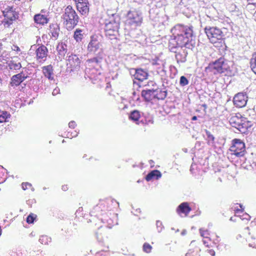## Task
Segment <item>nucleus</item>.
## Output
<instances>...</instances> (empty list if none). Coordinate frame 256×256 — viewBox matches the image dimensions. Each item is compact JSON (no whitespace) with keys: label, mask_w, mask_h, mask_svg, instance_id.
<instances>
[{"label":"nucleus","mask_w":256,"mask_h":256,"mask_svg":"<svg viewBox=\"0 0 256 256\" xmlns=\"http://www.w3.org/2000/svg\"><path fill=\"white\" fill-rule=\"evenodd\" d=\"M192 26L178 24L171 30L172 35L168 40L170 52H176L180 48L192 50L196 44V36Z\"/></svg>","instance_id":"obj_1"},{"label":"nucleus","mask_w":256,"mask_h":256,"mask_svg":"<svg viewBox=\"0 0 256 256\" xmlns=\"http://www.w3.org/2000/svg\"><path fill=\"white\" fill-rule=\"evenodd\" d=\"M119 206V203L113 198H109L100 200L90 212L92 216L98 217L100 219L107 214V212Z\"/></svg>","instance_id":"obj_2"},{"label":"nucleus","mask_w":256,"mask_h":256,"mask_svg":"<svg viewBox=\"0 0 256 256\" xmlns=\"http://www.w3.org/2000/svg\"><path fill=\"white\" fill-rule=\"evenodd\" d=\"M230 124L236 128L240 132L246 134L253 125V122L240 114H235L230 118Z\"/></svg>","instance_id":"obj_3"},{"label":"nucleus","mask_w":256,"mask_h":256,"mask_svg":"<svg viewBox=\"0 0 256 256\" xmlns=\"http://www.w3.org/2000/svg\"><path fill=\"white\" fill-rule=\"evenodd\" d=\"M64 24L68 30H72L78 24L80 18L72 7L69 5L64 10L62 16Z\"/></svg>","instance_id":"obj_4"},{"label":"nucleus","mask_w":256,"mask_h":256,"mask_svg":"<svg viewBox=\"0 0 256 256\" xmlns=\"http://www.w3.org/2000/svg\"><path fill=\"white\" fill-rule=\"evenodd\" d=\"M204 31L211 43H218L222 46L224 42L225 34L222 28L217 26H208L204 28Z\"/></svg>","instance_id":"obj_5"},{"label":"nucleus","mask_w":256,"mask_h":256,"mask_svg":"<svg viewBox=\"0 0 256 256\" xmlns=\"http://www.w3.org/2000/svg\"><path fill=\"white\" fill-rule=\"evenodd\" d=\"M142 20V13L140 10L135 9L130 10L126 14L125 24L126 26L135 28L140 26Z\"/></svg>","instance_id":"obj_6"},{"label":"nucleus","mask_w":256,"mask_h":256,"mask_svg":"<svg viewBox=\"0 0 256 256\" xmlns=\"http://www.w3.org/2000/svg\"><path fill=\"white\" fill-rule=\"evenodd\" d=\"M227 65L225 59L221 57L214 62H210L206 68L207 72H212L214 74L224 73L227 70Z\"/></svg>","instance_id":"obj_7"},{"label":"nucleus","mask_w":256,"mask_h":256,"mask_svg":"<svg viewBox=\"0 0 256 256\" xmlns=\"http://www.w3.org/2000/svg\"><path fill=\"white\" fill-rule=\"evenodd\" d=\"M229 150L232 154L237 157L242 156L246 152L245 144L240 139L234 138L232 140V146Z\"/></svg>","instance_id":"obj_8"},{"label":"nucleus","mask_w":256,"mask_h":256,"mask_svg":"<svg viewBox=\"0 0 256 256\" xmlns=\"http://www.w3.org/2000/svg\"><path fill=\"white\" fill-rule=\"evenodd\" d=\"M6 23L8 25L11 24L14 20L18 18V13L16 8L12 6H7L2 10Z\"/></svg>","instance_id":"obj_9"},{"label":"nucleus","mask_w":256,"mask_h":256,"mask_svg":"<svg viewBox=\"0 0 256 256\" xmlns=\"http://www.w3.org/2000/svg\"><path fill=\"white\" fill-rule=\"evenodd\" d=\"M76 2V8L82 16L86 17L90 11V4L88 0H74Z\"/></svg>","instance_id":"obj_10"},{"label":"nucleus","mask_w":256,"mask_h":256,"mask_svg":"<svg viewBox=\"0 0 256 256\" xmlns=\"http://www.w3.org/2000/svg\"><path fill=\"white\" fill-rule=\"evenodd\" d=\"M120 24V18L116 14H112L110 20L106 22L104 29L118 30Z\"/></svg>","instance_id":"obj_11"},{"label":"nucleus","mask_w":256,"mask_h":256,"mask_svg":"<svg viewBox=\"0 0 256 256\" xmlns=\"http://www.w3.org/2000/svg\"><path fill=\"white\" fill-rule=\"evenodd\" d=\"M248 98V97L246 94L240 92L234 97L233 102L236 107L242 108L246 105Z\"/></svg>","instance_id":"obj_12"},{"label":"nucleus","mask_w":256,"mask_h":256,"mask_svg":"<svg viewBox=\"0 0 256 256\" xmlns=\"http://www.w3.org/2000/svg\"><path fill=\"white\" fill-rule=\"evenodd\" d=\"M67 64H69L72 70H78L80 68V60L76 54H72L67 60Z\"/></svg>","instance_id":"obj_13"},{"label":"nucleus","mask_w":256,"mask_h":256,"mask_svg":"<svg viewBox=\"0 0 256 256\" xmlns=\"http://www.w3.org/2000/svg\"><path fill=\"white\" fill-rule=\"evenodd\" d=\"M156 89L146 88L141 92V96L146 102H149L156 98Z\"/></svg>","instance_id":"obj_14"},{"label":"nucleus","mask_w":256,"mask_h":256,"mask_svg":"<svg viewBox=\"0 0 256 256\" xmlns=\"http://www.w3.org/2000/svg\"><path fill=\"white\" fill-rule=\"evenodd\" d=\"M100 43L94 36H91L90 40L88 46L89 53L95 54L100 49Z\"/></svg>","instance_id":"obj_15"},{"label":"nucleus","mask_w":256,"mask_h":256,"mask_svg":"<svg viewBox=\"0 0 256 256\" xmlns=\"http://www.w3.org/2000/svg\"><path fill=\"white\" fill-rule=\"evenodd\" d=\"M36 58L38 60L45 61L48 56V50L44 45H41L38 46L36 51Z\"/></svg>","instance_id":"obj_16"},{"label":"nucleus","mask_w":256,"mask_h":256,"mask_svg":"<svg viewBox=\"0 0 256 256\" xmlns=\"http://www.w3.org/2000/svg\"><path fill=\"white\" fill-rule=\"evenodd\" d=\"M191 210L192 208L190 206L188 203L184 202L178 206L176 210L178 215L181 216V214H183L185 216H187Z\"/></svg>","instance_id":"obj_17"},{"label":"nucleus","mask_w":256,"mask_h":256,"mask_svg":"<svg viewBox=\"0 0 256 256\" xmlns=\"http://www.w3.org/2000/svg\"><path fill=\"white\" fill-rule=\"evenodd\" d=\"M26 78L22 72L15 74L11 78L10 84L12 86H17L23 82Z\"/></svg>","instance_id":"obj_18"},{"label":"nucleus","mask_w":256,"mask_h":256,"mask_svg":"<svg viewBox=\"0 0 256 256\" xmlns=\"http://www.w3.org/2000/svg\"><path fill=\"white\" fill-rule=\"evenodd\" d=\"M48 15L42 14H38L34 16V20L35 23L41 25L47 24L49 22Z\"/></svg>","instance_id":"obj_19"},{"label":"nucleus","mask_w":256,"mask_h":256,"mask_svg":"<svg viewBox=\"0 0 256 256\" xmlns=\"http://www.w3.org/2000/svg\"><path fill=\"white\" fill-rule=\"evenodd\" d=\"M102 60V58L101 56H96L88 60L86 62L88 66L93 67L96 70H98L100 68Z\"/></svg>","instance_id":"obj_20"},{"label":"nucleus","mask_w":256,"mask_h":256,"mask_svg":"<svg viewBox=\"0 0 256 256\" xmlns=\"http://www.w3.org/2000/svg\"><path fill=\"white\" fill-rule=\"evenodd\" d=\"M176 53L175 57L178 63L184 62L186 60L188 52L186 48H180Z\"/></svg>","instance_id":"obj_21"},{"label":"nucleus","mask_w":256,"mask_h":256,"mask_svg":"<svg viewBox=\"0 0 256 256\" xmlns=\"http://www.w3.org/2000/svg\"><path fill=\"white\" fill-rule=\"evenodd\" d=\"M148 76V72L142 68L136 70L134 74V78L140 82H142L144 80L147 79Z\"/></svg>","instance_id":"obj_22"},{"label":"nucleus","mask_w":256,"mask_h":256,"mask_svg":"<svg viewBox=\"0 0 256 256\" xmlns=\"http://www.w3.org/2000/svg\"><path fill=\"white\" fill-rule=\"evenodd\" d=\"M54 70L51 64L42 67V72L44 76L50 80H52L54 77Z\"/></svg>","instance_id":"obj_23"},{"label":"nucleus","mask_w":256,"mask_h":256,"mask_svg":"<svg viewBox=\"0 0 256 256\" xmlns=\"http://www.w3.org/2000/svg\"><path fill=\"white\" fill-rule=\"evenodd\" d=\"M50 31L52 36L55 40L57 39L59 36L60 28L57 24H52L50 25Z\"/></svg>","instance_id":"obj_24"},{"label":"nucleus","mask_w":256,"mask_h":256,"mask_svg":"<svg viewBox=\"0 0 256 256\" xmlns=\"http://www.w3.org/2000/svg\"><path fill=\"white\" fill-rule=\"evenodd\" d=\"M162 176L161 172L156 170H152L146 176V181L149 182L152 178H154L156 180H158Z\"/></svg>","instance_id":"obj_25"},{"label":"nucleus","mask_w":256,"mask_h":256,"mask_svg":"<svg viewBox=\"0 0 256 256\" xmlns=\"http://www.w3.org/2000/svg\"><path fill=\"white\" fill-rule=\"evenodd\" d=\"M118 30L104 29L106 36L110 40H116L118 35Z\"/></svg>","instance_id":"obj_26"},{"label":"nucleus","mask_w":256,"mask_h":256,"mask_svg":"<svg viewBox=\"0 0 256 256\" xmlns=\"http://www.w3.org/2000/svg\"><path fill=\"white\" fill-rule=\"evenodd\" d=\"M8 66L10 70H18L22 68V65L20 62L12 58L8 63Z\"/></svg>","instance_id":"obj_27"},{"label":"nucleus","mask_w":256,"mask_h":256,"mask_svg":"<svg viewBox=\"0 0 256 256\" xmlns=\"http://www.w3.org/2000/svg\"><path fill=\"white\" fill-rule=\"evenodd\" d=\"M67 46L65 43L62 42L61 44H59L57 47L56 50L58 52V54L59 55L60 58H63L64 56H65V54L67 50H66Z\"/></svg>","instance_id":"obj_28"},{"label":"nucleus","mask_w":256,"mask_h":256,"mask_svg":"<svg viewBox=\"0 0 256 256\" xmlns=\"http://www.w3.org/2000/svg\"><path fill=\"white\" fill-rule=\"evenodd\" d=\"M128 118L132 121L138 124V122L140 118V112L138 110H134L130 112Z\"/></svg>","instance_id":"obj_29"},{"label":"nucleus","mask_w":256,"mask_h":256,"mask_svg":"<svg viewBox=\"0 0 256 256\" xmlns=\"http://www.w3.org/2000/svg\"><path fill=\"white\" fill-rule=\"evenodd\" d=\"M84 30L76 28L74 32L73 38L76 42H80L84 38Z\"/></svg>","instance_id":"obj_30"},{"label":"nucleus","mask_w":256,"mask_h":256,"mask_svg":"<svg viewBox=\"0 0 256 256\" xmlns=\"http://www.w3.org/2000/svg\"><path fill=\"white\" fill-rule=\"evenodd\" d=\"M156 98L164 100L167 96V90L160 89H156Z\"/></svg>","instance_id":"obj_31"},{"label":"nucleus","mask_w":256,"mask_h":256,"mask_svg":"<svg viewBox=\"0 0 256 256\" xmlns=\"http://www.w3.org/2000/svg\"><path fill=\"white\" fill-rule=\"evenodd\" d=\"M100 220L104 223L106 222L108 224L107 227L109 228H112L114 225L113 220L111 218H108V216L106 214L104 218H100Z\"/></svg>","instance_id":"obj_32"},{"label":"nucleus","mask_w":256,"mask_h":256,"mask_svg":"<svg viewBox=\"0 0 256 256\" xmlns=\"http://www.w3.org/2000/svg\"><path fill=\"white\" fill-rule=\"evenodd\" d=\"M10 114L6 111L0 112V123L6 122L7 119L10 118Z\"/></svg>","instance_id":"obj_33"},{"label":"nucleus","mask_w":256,"mask_h":256,"mask_svg":"<svg viewBox=\"0 0 256 256\" xmlns=\"http://www.w3.org/2000/svg\"><path fill=\"white\" fill-rule=\"evenodd\" d=\"M52 239L50 237L47 236L42 235L40 236L39 238V242L43 244H48L51 242Z\"/></svg>","instance_id":"obj_34"},{"label":"nucleus","mask_w":256,"mask_h":256,"mask_svg":"<svg viewBox=\"0 0 256 256\" xmlns=\"http://www.w3.org/2000/svg\"><path fill=\"white\" fill-rule=\"evenodd\" d=\"M189 81L185 76H181L180 79V84L182 86H184L188 84Z\"/></svg>","instance_id":"obj_35"},{"label":"nucleus","mask_w":256,"mask_h":256,"mask_svg":"<svg viewBox=\"0 0 256 256\" xmlns=\"http://www.w3.org/2000/svg\"><path fill=\"white\" fill-rule=\"evenodd\" d=\"M143 251L146 253H150L152 250V246L148 243L145 242L142 246Z\"/></svg>","instance_id":"obj_36"},{"label":"nucleus","mask_w":256,"mask_h":256,"mask_svg":"<svg viewBox=\"0 0 256 256\" xmlns=\"http://www.w3.org/2000/svg\"><path fill=\"white\" fill-rule=\"evenodd\" d=\"M36 216L34 214H30L26 218V221L28 224L34 223L36 220Z\"/></svg>","instance_id":"obj_37"},{"label":"nucleus","mask_w":256,"mask_h":256,"mask_svg":"<svg viewBox=\"0 0 256 256\" xmlns=\"http://www.w3.org/2000/svg\"><path fill=\"white\" fill-rule=\"evenodd\" d=\"M250 66L252 72L256 74V60L250 59Z\"/></svg>","instance_id":"obj_38"},{"label":"nucleus","mask_w":256,"mask_h":256,"mask_svg":"<svg viewBox=\"0 0 256 256\" xmlns=\"http://www.w3.org/2000/svg\"><path fill=\"white\" fill-rule=\"evenodd\" d=\"M22 188L24 190H26L28 188V187L31 188V190L32 192L34 190V188L32 187V185L29 182H23L22 184Z\"/></svg>","instance_id":"obj_39"},{"label":"nucleus","mask_w":256,"mask_h":256,"mask_svg":"<svg viewBox=\"0 0 256 256\" xmlns=\"http://www.w3.org/2000/svg\"><path fill=\"white\" fill-rule=\"evenodd\" d=\"M156 226L158 232H161L164 228V226L162 222L160 220H157L156 222Z\"/></svg>","instance_id":"obj_40"},{"label":"nucleus","mask_w":256,"mask_h":256,"mask_svg":"<svg viewBox=\"0 0 256 256\" xmlns=\"http://www.w3.org/2000/svg\"><path fill=\"white\" fill-rule=\"evenodd\" d=\"M239 218L241 220H250V216L248 214L245 213V214H243L242 215V216H240Z\"/></svg>","instance_id":"obj_41"},{"label":"nucleus","mask_w":256,"mask_h":256,"mask_svg":"<svg viewBox=\"0 0 256 256\" xmlns=\"http://www.w3.org/2000/svg\"><path fill=\"white\" fill-rule=\"evenodd\" d=\"M206 135L208 140H211V141H212L213 142L214 141V137L210 133V132L208 131V130H206Z\"/></svg>","instance_id":"obj_42"},{"label":"nucleus","mask_w":256,"mask_h":256,"mask_svg":"<svg viewBox=\"0 0 256 256\" xmlns=\"http://www.w3.org/2000/svg\"><path fill=\"white\" fill-rule=\"evenodd\" d=\"M200 236L202 237L208 238L207 236L208 234V231L207 230H204L202 228L200 229Z\"/></svg>","instance_id":"obj_43"},{"label":"nucleus","mask_w":256,"mask_h":256,"mask_svg":"<svg viewBox=\"0 0 256 256\" xmlns=\"http://www.w3.org/2000/svg\"><path fill=\"white\" fill-rule=\"evenodd\" d=\"M78 132H77L76 130H75L74 132L71 133L68 132L66 136L68 138H72L78 136Z\"/></svg>","instance_id":"obj_44"},{"label":"nucleus","mask_w":256,"mask_h":256,"mask_svg":"<svg viewBox=\"0 0 256 256\" xmlns=\"http://www.w3.org/2000/svg\"><path fill=\"white\" fill-rule=\"evenodd\" d=\"M3 44L2 42V41L1 40H0V61H2L3 60H5L4 58V52H2V50H3Z\"/></svg>","instance_id":"obj_45"},{"label":"nucleus","mask_w":256,"mask_h":256,"mask_svg":"<svg viewBox=\"0 0 256 256\" xmlns=\"http://www.w3.org/2000/svg\"><path fill=\"white\" fill-rule=\"evenodd\" d=\"M141 122L144 124H153L154 120L152 118H149L148 120H146L145 122H144L143 120H141Z\"/></svg>","instance_id":"obj_46"},{"label":"nucleus","mask_w":256,"mask_h":256,"mask_svg":"<svg viewBox=\"0 0 256 256\" xmlns=\"http://www.w3.org/2000/svg\"><path fill=\"white\" fill-rule=\"evenodd\" d=\"M102 228V226H100L98 228V231L96 232V238L98 240H100L102 239V236H101L99 235V232H98V231H100Z\"/></svg>","instance_id":"obj_47"},{"label":"nucleus","mask_w":256,"mask_h":256,"mask_svg":"<svg viewBox=\"0 0 256 256\" xmlns=\"http://www.w3.org/2000/svg\"><path fill=\"white\" fill-rule=\"evenodd\" d=\"M12 50L13 51H16L17 53L20 51V48L16 45L13 44L12 46Z\"/></svg>","instance_id":"obj_48"},{"label":"nucleus","mask_w":256,"mask_h":256,"mask_svg":"<svg viewBox=\"0 0 256 256\" xmlns=\"http://www.w3.org/2000/svg\"><path fill=\"white\" fill-rule=\"evenodd\" d=\"M76 122L74 120L70 121L68 123L69 128H74L76 127Z\"/></svg>","instance_id":"obj_49"},{"label":"nucleus","mask_w":256,"mask_h":256,"mask_svg":"<svg viewBox=\"0 0 256 256\" xmlns=\"http://www.w3.org/2000/svg\"><path fill=\"white\" fill-rule=\"evenodd\" d=\"M60 90L58 88L56 87L55 88L52 92V94L53 96H56V94H58L60 93Z\"/></svg>","instance_id":"obj_50"},{"label":"nucleus","mask_w":256,"mask_h":256,"mask_svg":"<svg viewBox=\"0 0 256 256\" xmlns=\"http://www.w3.org/2000/svg\"><path fill=\"white\" fill-rule=\"evenodd\" d=\"M208 252L212 256H214L215 255V252L213 250H208Z\"/></svg>","instance_id":"obj_51"},{"label":"nucleus","mask_w":256,"mask_h":256,"mask_svg":"<svg viewBox=\"0 0 256 256\" xmlns=\"http://www.w3.org/2000/svg\"><path fill=\"white\" fill-rule=\"evenodd\" d=\"M40 14H48V16L49 12H47L46 10L43 9V10H41Z\"/></svg>","instance_id":"obj_52"},{"label":"nucleus","mask_w":256,"mask_h":256,"mask_svg":"<svg viewBox=\"0 0 256 256\" xmlns=\"http://www.w3.org/2000/svg\"><path fill=\"white\" fill-rule=\"evenodd\" d=\"M236 217H237V216L235 215L234 216H232V217L230 218V221L234 222H236V221H237L236 218Z\"/></svg>","instance_id":"obj_53"},{"label":"nucleus","mask_w":256,"mask_h":256,"mask_svg":"<svg viewBox=\"0 0 256 256\" xmlns=\"http://www.w3.org/2000/svg\"><path fill=\"white\" fill-rule=\"evenodd\" d=\"M62 189L64 191H66L68 190V187L67 185H64L62 187Z\"/></svg>","instance_id":"obj_54"},{"label":"nucleus","mask_w":256,"mask_h":256,"mask_svg":"<svg viewBox=\"0 0 256 256\" xmlns=\"http://www.w3.org/2000/svg\"><path fill=\"white\" fill-rule=\"evenodd\" d=\"M193 252V251L191 250H189L188 252L185 254V256H191L190 254Z\"/></svg>","instance_id":"obj_55"},{"label":"nucleus","mask_w":256,"mask_h":256,"mask_svg":"<svg viewBox=\"0 0 256 256\" xmlns=\"http://www.w3.org/2000/svg\"><path fill=\"white\" fill-rule=\"evenodd\" d=\"M187 0H180L179 4L180 5H184L185 3L186 2Z\"/></svg>","instance_id":"obj_56"},{"label":"nucleus","mask_w":256,"mask_h":256,"mask_svg":"<svg viewBox=\"0 0 256 256\" xmlns=\"http://www.w3.org/2000/svg\"><path fill=\"white\" fill-rule=\"evenodd\" d=\"M252 59L256 60V52H255V53L254 54H252Z\"/></svg>","instance_id":"obj_57"},{"label":"nucleus","mask_w":256,"mask_h":256,"mask_svg":"<svg viewBox=\"0 0 256 256\" xmlns=\"http://www.w3.org/2000/svg\"><path fill=\"white\" fill-rule=\"evenodd\" d=\"M197 120V117L196 116H193L192 118V120Z\"/></svg>","instance_id":"obj_58"},{"label":"nucleus","mask_w":256,"mask_h":256,"mask_svg":"<svg viewBox=\"0 0 256 256\" xmlns=\"http://www.w3.org/2000/svg\"><path fill=\"white\" fill-rule=\"evenodd\" d=\"M150 83L152 85V86H156V84L153 82H150Z\"/></svg>","instance_id":"obj_59"},{"label":"nucleus","mask_w":256,"mask_h":256,"mask_svg":"<svg viewBox=\"0 0 256 256\" xmlns=\"http://www.w3.org/2000/svg\"><path fill=\"white\" fill-rule=\"evenodd\" d=\"M136 92H132V96H133L132 98L133 99H134L135 98L134 96H136Z\"/></svg>","instance_id":"obj_60"},{"label":"nucleus","mask_w":256,"mask_h":256,"mask_svg":"<svg viewBox=\"0 0 256 256\" xmlns=\"http://www.w3.org/2000/svg\"><path fill=\"white\" fill-rule=\"evenodd\" d=\"M240 210L238 209V208H237L235 210V212L236 214H238V213L240 212Z\"/></svg>","instance_id":"obj_61"},{"label":"nucleus","mask_w":256,"mask_h":256,"mask_svg":"<svg viewBox=\"0 0 256 256\" xmlns=\"http://www.w3.org/2000/svg\"><path fill=\"white\" fill-rule=\"evenodd\" d=\"M254 18L255 20H256V10L255 11L254 14Z\"/></svg>","instance_id":"obj_62"},{"label":"nucleus","mask_w":256,"mask_h":256,"mask_svg":"<svg viewBox=\"0 0 256 256\" xmlns=\"http://www.w3.org/2000/svg\"><path fill=\"white\" fill-rule=\"evenodd\" d=\"M81 208H78V210H76V213H78V212H80V210H80V209H81Z\"/></svg>","instance_id":"obj_63"},{"label":"nucleus","mask_w":256,"mask_h":256,"mask_svg":"<svg viewBox=\"0 0 256 256\" xmlns=\"http://www.w3.org/2000/svg\"><path fill=\"white\" fill-rule=\"evenodd\" d=\"M186 232V230H183V231L182 232V235H184V234H185Z\"/></svg>","instance_id":"obj_64"}]
</instances>
